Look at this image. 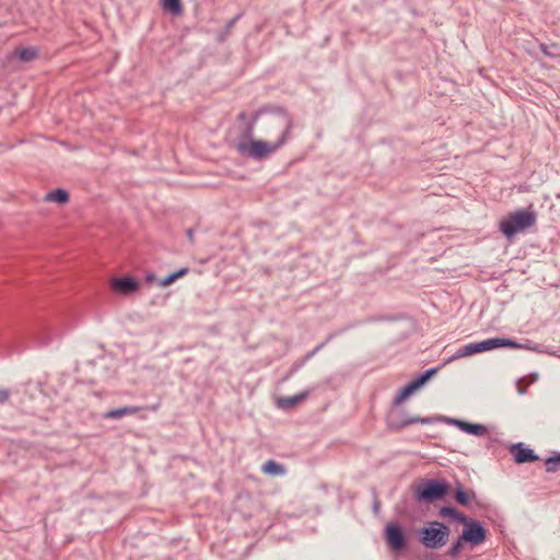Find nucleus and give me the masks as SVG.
<instances>
[{
  "mask_svg": "<svg viewBox=\"0 0 560 560\" xmlns=\"http://www.w3.org/2000/svg\"><path fill=\"white\" fill-rule=\"evenodd\" d=\"M175 280L176 279L174 278V275L171 273L170 276L162 279L160 283H161V285L166 287V285H170L171 283H173Z\"/></svg>",
  "mask_w": 560,
  "mask_h": 560,
  "instance_id": "obj_28",
  "label": "nucleus"
},
{
  "mask_svg": "<svg viewBox=\"0 0 560 560\" xmlns=\"http://www.w3.org/2000/svg\"><path fill=\"white\" fill-rule=\"evenodd\" d=\"M476 343H477V348H478V353L483 352V351L493 350V349L501 348V347H509V348H515V349H518L522 347L518 342H516L513 339L499 338V337L489 338V339H486V340H482V341H479Z\"/></svg>",
  "mask_w": 560,
  "mask_h": 560,
  "instance_id": "obj_8",
  "label": "nucleus"
},
{
  "mask_svg": "<svg viewBox=\"0 0 560 560\" xmlns=\"http://www.w3.org/2000/svg\"><path fill=\"white\" fill-rule=\"evenodd\" d=\"M188 271H189V269L187 267H184V268H180L179 270H177L176 272H173V275H174L175 279H178V278L187 275Z\"/></svg>",
  "mask_w": 560,
  "mask_h": 560,
  "instance_id": "obj_30",
  "label": "nucleus"
},
{
  "mask_svg": "<svg viewBox=\"0 0 560 560\" xmlns=\"http://www.w3.org/2000/svg\"><path fill=\"white\" fill-rule=\"evenodd\" d=\"M257 118H258V113H256L255 116L247 122L245 128L241 131V133L236 138L234 144L240 143V142H244L245 144H248L252 141L256 140V139H254V129H255V124H256Z\"/></svg>",
  "mask_w": 560,
  "mask_h": 560,
  "instance_id": "obj_15",
  "label": "nucleus"
},
{
  "mask_svg": "<svg viewBox=\"0 0 560 560\" xmlns=\"http://www.w3.org/2000/svg\"><path fill=\"white\" fill-rule=\"evenodd\" d=\"M162 5L173 15H179L183 12L180 0H163Z\"/></svg>",
  "mask_w": 560,
  "mask_h": 560,
  "instance_id": "obj_20",
  "label": "nucleus"
},
{
  "mask_svg": "<svg viewBox=\"0 0 560 560\" xmlns=\"http://www.w3.org/2000/svg\"><path fill=\"white\" fill-rule=\"evenodd\" d=\"M466 542V540H462V535L458 536V538L452 544V546L448 548L446 556L456 559L460 555L463 544Z\"/></svg>",
  "mask_w": 560,
  "mask_h": 560,
  "instance_id": "obj_21",
  "label": "nucleus"
},
{
  "mask_svg": "<svg viewBox=\"0 0 560 560\" xmlns=\"http://www.w3.org/2000/svg\"><path fill=\"white\" fill-rule=\"evenodd\" d=\"M240 18H241V14H237L236 16H234L233 19H231V20L226 23V25H225V31H224V33H225V34H229V33H230V31L233 28V26H234L235 22H236Z\"/></svg>",
  "mask_w": 560,
  "mask_h": 560,
  "instance_id": "obj_27",
  "label": "nucleus"
},
{
  "mask_svg": "<svg viewBox=\"0 0 560 560\" xmlns=\"http://www.w3.org/2000/svg\"><path fill=\"white\" fill-rule=\"evenodd\" d=\"M540 49L541 51L545 54V55H548V51H547V46L546 45H540Z\"/></svg>",
  "mask_w": 560,
  "mask_h": 560,
  "instance_id": "obj_35",
  "label": "nucleus"
},
{
  "mask_svg": "<svg viewBox=\"0 0 560 560\" xmlns=\"http://www.w3.org/2000/svg\"><path fill=\"white\" fill-rule=\"evenodd\" d=\"M478 353V348L476 342L467 343L460 347L453 358H464L471 354Z\"/></svg>",
  "mask_w": 560,
  "mask_h": 560,
  "instance_id": "obj_19",
  "label": "nucleus"
},
{
  "mask_svg": "<svg viewBox=\"0 0 560 560\" xmlns=\"http://www.w3.org/2000/svg\"><path fill=\"white\" fill-rule=\"evenodd\" d=\"M187 235H188V237H189V238H192V231H191V230H188V231H187Z\"/></svg>",
  "mask_w": 560,
  "mask_h": 560,
  "instance_id": "obj_36",
  "label": "nucleus"
},
{
  "mask_svg": "<svg viewBox=\"0 0 560 560\" xmlns=\"http://www.w3.org/2000/svg\"><path fill=\"white\" fill-rule=\"evenodd\" d=\"M310 396V390H303L296 395L280 397L277 399V407L282 410H290L296 405L303 402Z\"/></svg>",
  "mask_w": 560,
  "mask_h": 560,
  "instance_id": "obj_12",
  "label": "nucleus"
},
{
  "mask_svg": "<svg viewBox=\"0 0 560 560\" xmlns=\"http://www.w3.org/2000/svg\"><path fill=\"white\" fill-rule=\"evenodd\" d=\"M325 345H326V342H322V343L317 345V346L314 348V350H315L316 352H318V351H320V349H323V348H324V346H325Z\"/></svg>",
  "mask_w": 560,
  "mask_h": 560,
  "instance_id": "obj_34",
  "label": "nucleus"
},
{
  "mask_svg": "<svg viewBox=\"0 0 560 560\" xmlns=\"http://www.w3.org/2000/svg\"><path fill=\"white\" fill-rule=\"evenodd\" d=\"M448 483L444 480L427 479L415 490L417 501L433 502L447 494Z\"/></svg>",
  "mask_w": 560,
  "mask_h": 560,
  "instance_id": "obj_4",
  "label": "nucleus"
},
{
  "mask_svg": "<svg viewBox=\"0 0 560 560\" xmlns=\"http://www.w3.org/2000/svg\"><path fill=\"white\" fill-rule=\"evenodd\" d=\"M385 539L392 549L400 551L406 547L405 534L398 523H388L385 527Z\"/></svg>",
  "mask_w": 560,
  "mask_h": 560,
  "instance_id": "obj_7",
  "label": "nucleus"
},
{
  "mask_svg": "<svg viewBox=\"0 0 560 560\" xmlns=\"http://www.w3.org/2000/svg\"><path fill=\"white\" fill-rule=\"evenodd\" d=\"M237 118H238L240 120H245V119L247 118V115H246V113H245V112H241V113L238 114Z\"/></svg>",
  "mask_w": 560,
  "mask_h": 560,
  "instance_id": "obj_33",
  "label": "nucleus"
},
{
  "mask_svg": "<svg viewBox=\"0 0 560 560\" xmlns=\"http://www.w3.org/2000/svg\"><path fill=\"white\" fill-rule=\"evenodd\" d=\"M454 521L464 524L465 526L470 522L471 518L467 517L465 514L458 512L456 510L455 516L453 517Z\"/></svg>",
  "mask_w": 560,
  "mask_h": 560,
  "instance_id": "obj_25",
  "label": "nucleus"
},
{
  "mask_svg": "<svg viewBox=\"0 0 560 560\" xmlns=\"http://www.w3.org/2000/svg\"><path fill=\"white\" fill-rule=\"evenodd\" d=\"M445 421L447 423H451V424L457 427L463 432L472 434L476 436H483L488 432L487 427L483 424L469 423L464 420L453 419V418H446Z\"/></svg>",
  "mask_w": 560,
  "mask_h": 560,
  "instance_id": "obj_11",
  "label": "nucleus"
},
{
  "mask_svg": "<svg viewBox=\"0 0 560 560\" xmlns=\"http://www.w3.org/2000/svg\"><path fill=\"white\" fill-rule=\"evenodd\" d=\"M9 399V390L1 388L0 389V404L7 402Z\"/></svg>",
  "mask_w": 560,
  "mask_h": 560,
  "instance_id": "obj_29",
  "label": "nucleus"
},
{
  "mask_svg": "<svg viewBox=\"0 0 560 560\" xmlns=\"http://www.w3.org/2000/svg\"><path fill=\"white\" fill-rule=\"evenodd\" d=\"M486 537V528L480 522L476 520H470L462 533V540H466V542L470 544L472 547L483 542Z\"/></svg>",
  "mask_w": 560,
  "mask_h": 560,
  "instance_id": "obj_6",
  "label": "nucleus"
},
{
  "mask_svg": "<svg viewBox=\"0 0 560 560\" xmlns=\"http://www.w3.org/2000/svg\"><path fill=\"white\" fill-rule=\"evenodd\" d=\"M380 509H381V504L380 502L376 500L374 503H373V512L374 514H377L380 512Z\"/></svg>",
  "mask_w": 560,
  "mask_h": 560,
  "instance_id": "obj_31",
  "label": "nucleus"
},
{
  "mask_svg": "<svg viewBox=\"0 0 560 560\" xmlns=\"http://www.w3.org/2000/svg\"><path fill=\"white\" fill-rule=\"evenodd\" d=\"M560 469V454L546 459V471L556 472Z\"/></svg>",
  "mask_w": 560,
  "mask_h": 560,
  "instance_id": "obj_22",
  "label": "nucleus"
},
{
  "mask_svg": "<svg viewBox=\"0 0 560 560\" xmlns=\"http://www.w3.org/2000/svg\"><path fill=\"white\" fill-rule=\"evenodd\" d=\"M305 363L306 362L303 359L294 362L293 365L291 366L290 371H289V376L293 375L295 372H298Z\"/></svg>",
  "mask_w": 560,
  "mask_h": 560,
  "instance_id": "obj_26",
  "label": "nucleus"
},
{
  "mask_svg": "<svg viewBox=\"0 0 560 560\" xmlns=\"http://www.w3.org/2000/svg\"><path fill=\"white\" fill-rule=\"evenodd\" d=\"M158 408H159V405H153L150 407L149 406H144V407H142V406H126V407L108 410L107 412L104 413V418L105 419H119L125 416L135 415L141 410L156 411Z\"/></svg>",
  "mask_w": 560,
  "mask_h": 560,
  "instance_id": "obj_9",
  "label": "nucleus"
},
{
  "mask_svg": "<svg viewBox=\"0 0 560 560\" xmlns=\"http://www.w3.org/2000/svg\"><path fill=\"white\" fill-rule=\"evenodd\" d=\"M438 369L432 368L424 371L422 374L418 375L412 382L408 383L404 386L397 396L394 398V405L402 404L413 392L419 389L422 385L427 383V381L436 373Z\"/></svg>",
  "mask_w": 560,
  "mask_h": 560,
  "instance_id": "obj_5",
  "label": "nucleus"
},
{
  "mask_svg": "<svg viewBox=\"0 0 560 560\" xmlns=\"http://www.w3.org/2000/svg\"><path fill=\"white\" fill-rule=\"evenodd\" d=\"M433 422L432 418H422V417H408L400 421H395L393 419H388V427L392 430L398 431L405 427H408L413 423H422V424H430Z\"/></svg>",
  "mask_w": 560,
  "mask_h": 560,
  "instance_id": "obj_14",
  "label": "nucleus"
},
{
  "mask_svg": "<svg viewBox=\"0 0 560 560\" xmlns=\"http://www.w3.org/2000/svg\"><path fill=\"white\" fill-rule=\"evenodd\" d=\"M37 55V51L34 48H23L18 52V56L23 61H31L33 60Z\"/></svg>",
  "mask_w": 560,
  "mask_h": 560,
  "instance_id": "obj_23",
  "label": "nucleus"
},
{
  "mask_svg": "<svg viewBox=\"0 0 560 560\" xmlns=\"http://www.w3.org/2000/svg\"><path fill=\"white\" fill-rule=\"evenodd\" d=\"M69 197L70 196L67 190L62 188H57L55 190L47 192L44 197V200L62 205L69 201Z\"/></svg>",
  "mask_w": 560,
  "mask_h": 560,
  "instance_id": "obj_17",
  "label": "nucleus"
},
{
  "mask_svg": "<svg viewBox=\"0 0 560 560\" xmlns=\"http://www.w3.org/2000/svg\"><path fill=\"white\" fill-rule=\"evenodd\" d=\"M450 528L441 522H430L428 527L420 532V540L428 549L442 548L448 539Z\"/></svg>",
  "mask_w": 560,
  "mask_h": 560,
  "instance_id": "obj_3",
  "label": "nucleus"
},
{
  "mask_svg": "<svg viewBox=\"0 0 560 560\" xmlns=\"http://www.w3.org/2000/svg\"><path fill=\"white\" fill-rule=\"evenodd\" d=\"M112 287L115 291L120 293H129L138 288V282L131 277L115 278L112 281Z\"/></svg>",
  "mask_w": 560,
  "mask_h": 560,
  "instance_id": "obj_13",
  "label": "nucleus"
},
{
  "mask_svg": "<svg viewBox=\"0 0 560 560\" xmlns=\"http://www.w3.org/2000/svg\"><path fill=\"white\" fill-rule=\"evenodd\" d=\"M536 223V214L533 211L517 210L502 219L499 224L500 231L508 238L516 233L532 228Z\"/></svg>",
  "mask_w": 560,
  "mask_h": 560,
  "instance_id": "obj_2",
  "label": "nucleus"
},
{
  "mask_svg": "<svg viewBox=\"0 0 560 560\" xmlns=\"http://www.w3.org/2000/svg\"><path fill=\"white\" fill-rule=\"evenodd\" d=\"M455 513H456V509L453 506H443L440 510V515L442 517H450L452 520L455 516Z\"/></svg>",
  "mask_w": 560,
  "mask_h": 560,
  "instance_id": "obj_24",
  "label": "nucleus"
},
{
  "mask_svg": "<svg viewBox=\"0 0 560 560\" xmlns=\"http://www.w3.org/2000/svg\"><path fill=\"white\" fill-rule=\"evenodd\" d=\"M510 452L517 464L530 463L539 458L532 448L526 447L525 444L521 442L513 444L510 447Z\"/></svg>",
  "mask_w": 560,
  "mask_h": 560,
  "instance_id": "obj_10",
  "label": "nucleus"
},
{
  "mask_svg": "<svg viewBox=\"0 0 560 560\" xmlns=\"http://www.w3.org/2000/svg\"><path fill=\"white\" fill-rule=\"evenodd\" d=\"M315 353H317V352L313 349L312 351L306 353V355L302 359L305 360V362H307L313 355H315Z\"/></svg>",
  "mask_w": 560,
  "mask_h": 560,
  "instance_id": "obj_32",
  "label": "nucleus"
},
{
  "mask_svg": "<svg viewBox=\"0 0 560 560\" xmlns=\"http://www.w3.org/2000/svg\"><path fill=\"white\" fill-rule=\"evenodd\" d=\"M272 113L275 116L270 124L281 130L279 139L273 143L257 139L248 144L244 142L235 143L234 148L241 156L261 161L282 148L291 139V131L294 127L293 118L283 107H276Z\"/></svg>",
  "mask_w": 560,
  "mask_h": 560,
  "instance_id": "obj_1",
  "label": "nucleus"
},
{
  "mask_svg": "<svg viewBox=\"0 0 560 560\" xmlns=\"http://www.w3.org/2000/svg\"><path fill=\"white\" fill-rule=\"evenodd\" d=\"M455 500L460 505L467 506L472 499H475V492L474 491H466L462 483H457L455 488Z\"/></svg>",
  "mask_w": 560,
  "mask_h": 560,
  "instance_id": "obj_16",
  "label": "nucleus"
},
{
  "mask_svg": "<svg viewBox=\"0 0 560 560\" xmlns=\"http://www.w3.org/2000/svg\"><path fill=\"white\" fill-rule=\"evenodd\" d=\"M261 471L270 476H280L285 472V468L283 465L269 459L261 466Z\"/></svg>",
  "mask_w": 560,
  "mask_h": 560,
  "instance_id": "obj_18",
  "label": "nucleus"
}]
</instances>
